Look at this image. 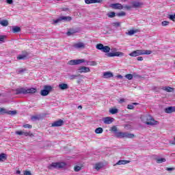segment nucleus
<instances>
[{
  "mask_svg": "<svg viewBox=\"0 0 175 175\" xmlns=\"http://www.w3.org/2000/svg\"><path fill=\"white\" fill-rule=\"evenodd\" d=\"M141 120L142 122H144V124H146V125H158L159 122L158 121L155 120L152 118V116L150 115H143L141 116Z\"/></svg>",
  "mask_w": 175,
  "mask_h": 175,
  "instance_id": "nucleus-1",
  "label": "nucleus"
},
{
  "mask_svg": "<svg viewBox=\"0 0 175 175\" xmlns=\"http://www.w3.org/2000/svg\"><path fill=\"white\" fill-rule=\"evenodd\" d=\"M36 88H28L25 89L24 88H20L16 90L15 94L18 95L20 94H23V95H27V94H35L36 92Z\"/></svg>",
  "mask_w": 175,
  "mask_h": 175,
  "instance_id": "nucleus-2",
  "label": "nucleus"
},
{
  "mask_svg": "<svg viewBox=\"0 0 175 175\" xmlns=\"http://www.w3.org/2000/svg\"><path fill=\"white\" fill-rule=\"evenodd\" d=\"M66 164L64 162L60 163H52L49 165H48V169L50 170H53V169H62L65 167Z\"/></svg>",
  "mask_w": 175,
  "mask_h": 175,
  "instance_id": "nucleus-3",
  "label": "nucleus"
},
{
  "mask_svg": "<svg viewBox=\"0 0 175 175\" xmlns=\"http://www.w3.org/2000/svg\"><path fill=\"white\" fill-rule=\"evenodd\" d=\"M116 137H119L120 139H122L124 137H126L127 139H133V137H135V135L126 132H118L116 133Z\"/></svg>",
  "mask_w": 175,
  "mask_h": 175,
  "instance_id": "nucleus-4",
  "label": "nucleus"
},
{
  "mask_svg": "<svg viewBox=\"0 0 175 175\" xmlns=\"http://www.w3.org/2000/svg\"><path fill=\"white\" fill-rule=\"evenodd\" d=\"M51 90H53V88L51 85H45L44 86V90H41L40 95H42V96H47Z\"/></svg>",
  "mask_w": 175,
  "mask_h": 175,
  "instance_id": "nucleus-5",
  "label": "nucleus"
},
{
  "mask_svg": "<svg viewBox=\"0 0 175 175\" xmlns=\"http://www.w3.org/2000/svg\"><path fill=\"white\" fill-rule=\"evenodd\" d=\"M61 21H72V17L62 16L59 17L57 19L54 20L53 24H58V23H61Z\"/></svg>",
  "mask_w": 175,
  "mask_h": 175,
  "instance_id": "nucleus-6",
  "label": "nucleus"
},
{
  "mask_svg": "<svg viewBox=\"0 0 175 175\" xmlns=\"http://www.w3.org/2000/svg\"><path fill=\"white\" fill-rule=\"evenodd\" d=\"M85 63V59H71L68 61V65H80V64Z\"/></svg>",
  "mask_w": 175,
  "mask_h": 175,
  "instance_id": "nucleus-7",
  "label": "nucleus"
},
{
  "mask_svg": "<svg viewBox=\"0 0 175 175\" xmlns=\"http://www.w3.org/2000/svg\"><path fill=\"white\" fill-rule=\"evenodd\" d=\"M96 49H97V50H101L103 53H109L110 51V47L103 46L102 44H97Z\"/></svg>",
  "mask_w": 175,
  "mask_h": 175,
  "instance_id": "nucleus-8",
  "label": "nucleus"
},
{
  "mask_svg": "<svg viewBox=\"0 0 175 175\" xmlns=\"http://www.w3.org/2000/svg\"><path fill=\"white\" fill-rule=\"evenodd\" d=\"M122 55H124L122 52L108 53L107 54V57H122Z\"/></svg>",
  "mask_w": 175,
  "mask_h": 175,
  "instance_id": "nucleus-9",
  "label": "nucleus"
},
{
  "mask_svg": "<svg viewBox=\"0 0 175 175\" xmlns=\"http://www.w3.org/2000/svg\"><path fill=\"white\" fill-rule=\"evenodd\" d=\"M91 70H90V68L86 66H81L78 69L79 73H88Z\"/></svg>",
  "mask_w": 175,
  "mask_h": 175,
  "instance_id": "nucleus-10",
  "label": "nucleus"
},
{
  "mask_svg": "<svg viewBox=\"0 0 175 175\" xmlns=\"http://www.w3.org/2000/svg\"><path fill=\"white\" fill-rule=\"evenodd\" d=\"M129 55L130 57H139V55H143V53H142V50H136L129 53Z\"/></svg>",
  "mask_w": 175,
  "mask_h": 175,
  "instance_id": "nucleus-11",
  "label": "nucleus"
},
{
  "mask_svg": "<svg viewBox=\"0 0 175 175\" xmlns=\"http://www.w3.org/2000/svg\"><path fill=\"white\" fill-rule=\"evenodd\" d=\"M103 121L104 124H106V125H109L114 121V118L111 117H105L103 118Z\"/></svg>",
  "mask_w": 175,
  "mask_h": 175,
  "instance_id": "nucleus-12",
  "label": "nucleus"
},
{
  "mask_svg": "<svg viewBox=\"0 0 175 175\" xmlns=\"http://www.w3.org/2000/svg\"><path fill=\"white\" fill-rule=\"evenodd\" d=\"M110 8H112V9H118L119 10H122V9H124V6L121 5V3H112L110 5Z\"/></svg>",
  "mask_w": 175,
  "mask_h": 175,
  "instance_id": "nucleus-13",
  "label": "nucleus"
},
{
  "mask_svg": "<svg viewBox=\"0 0 175 175\" xmlns=\"http://www.w3.org/2000/svg\"><path fill=\"white\" fill-rule=\"evenodd\" d=\"M73 47H75V49H85V44L79 42L74 44Z\"/></svg>",
  "mask_w": 175,
  "mask_h": 175,
  "instance_id": "nucleus-14",
  "label": "nucleus"
},
{
  "mask_svg": "<svg viewBox=\"0 0 175 175\" xmlns=\"http://www.w3.org/2000/svg\"><path fill=\"white\" fill-rule=\"evenodd\" d=\"M16 135H19L20 136L24 135V136H32V133L31 132H25V131H16Z\"/></svg>",
  "mask_w": 175,
  "mask_h": 175,
  "instance_id": "nucleus-15",
  "label": "nucleus"
},
{
  "mask_svg": "<svg viewBox=\"0 0 175 175\" xmlns=\"http://www.w3.org/2000/svg\"><path fill=\"white\" fill-rule=\"evenodd\" d=\"M64 125V120H59L52 123L51 126H62Z\"/></svg>",
  "mask_w": 175,
  "mask_h": 175,
  "instance_id": "nucleus-16",
  "label": "nucleus"
},
{
  "mask_svg": "<svg viewBox=\"0 0 175 175\" xmlns=\"http://www.w3.org/2000/svg\"><path fill=\"white\" fill-rule=\"evenodd\" d=\"M103 0H85V3L87 5H90L91 3H100Z\"/></svg>",
  "mask_w": 175,
  "mask_h": 175,
  "instance_id": "nucleus-17",
  "label": "nucleus"
},
{
  "mask_svg": "<svg viewBox=\"0 0 175 175\" xmlns=\"http://www.w3.org/2000/svg\"><path fill=\"white\" fill-rule=\"evenodd\" d=\"M173 111H175L174 107H169L165 109V113H167V114H170V113H173Z\"/></svg>",
  "mask_w": 175,
  "mask_h": 175,
  "instance_id": "nucleus-18",
  "label": "nucleus"
},
{
  "mask_svg": "<svg viewBox=\"0 0 175 175\" xmlns=\"http://www.w3.org/2000/svg\"><path fill=\"white\" fill-rule=\"evenodd\" d=\"M131 162V161H128V160H120L116 163V165H126L128 163H129Z\"/></svg>",
  "mask_w": 175,
  "mask_h": 175,
  "instance_id": "nucleus-19",
  "label": "nucleus"
},
{
  "mask_svg": "<svg viewBox=\"0 0 175 175\" xmlns=\"http://www.w3.org/2000/svg\"><path fill=\"white\" fill-rule=\"evenodd\" d=\"M103 77L105 79H110V77H113V73L110 72H105L103 74Z\"/></svg>",
  "mask_w": 175,
  "mask_h": 175,
  "instance_id": "nucleus-20",
  "label": "nucleus"
},
{
  "mask_svg": "<svg viewBox=\"0 0 175 175\" xmlns=\"http://www.w3.org/2000/svg\"><path fill=\"white\" fill-rule=\"evenodd\" d=\"M59 88L60 90H68L69 88V86H68V84L66 83H61L59 84Z\"/></svg>",
  "mask_w": 175,
  "mask_h": 175,
  "instance_id": "nucleus-21",
  "label": "nucleus"
},
{
  "mask_svg": "<svg viewBox=\"0 0 175 175\" xmlns=\"http://www.w3.org/2000/svg\"><path fill=\"white\" fill-rule=\"evenodd\" d=\"M137 105H139V103H133L132 104L127 105V109H129V110H133V109H135V106H137Z\"/></svg>",
  "mask_w": 175,
  "mask_h": 175,
  "instance_id": "nucleus-22",
  "label": "nucleus"
},
{
  "mask_svg": "<svg viewBox=\"0 0 175 175\" xmlns=\"http://www.w3.org/2000/svg\"><path fill=\"white\" fill-rule=\"evenodd\" d=\"M8 158V156L5 153H1L0 154V162H4V161H6Z\"/></svg>",
  "mask_w": 175,
  "mask_h": 175,
  "instance_id": "nucleus-23",
  "label": "nucleus"
},
{
  "mask_svg": "<svg viewBox=\"0 0 175 175\" xmlns=\"http://www.w3.org/2000/svg\"><path fill=\"white\" fill-rule=\"evenodd\" d=\"M142 55H150V54H152V51L150 50H142Z\"/></svg>",
  "mask_w": 175,
  "mask_h": 175,
  "instance_id": "nucleus-24",
  "label": "nucleus"
},
{
  "mask_svg": "<svg viewBox=\"0 0 175 175\" xmlns=\"http://www.w3.org/2000/svg\"><path fill=\"white\" fill-rule=\"evenodd\" d=\"M0 24L2 27H8L9 25V21L8 20H3L0 21Z\"/></svg>",
  "mask_w": 175,
  "mask_h": 175,
  "instance_id": "nucleus-25",
  "label": "nucleus"
},
{
  "mask_svg": "<svg viewBox=\"0 0 175 175\" xmlns=\"http://www.w3.org/2000/svg\"><path fill=\"white\" fill-rule=\"evenodd\" d=\"M85 63H86V65H88V66H96V62H94V61L90 62V61H86L85 60Z\"/></svg>",
  "mask_w": 175,
  "mask_h": 175,
  "instance_id": "nucleus-26",
  "label": "nucleus"
},
{
  "mask_svg": "<svg viewBox=\"0 0 175 175\" xmlns=\"http://www.w3.org/2000/svg\"><path fill=\"white\" fill-rule=\"evenodd\" d=\"M20 31H21V29L20 28V27H17V26L12 27V32H14V33L20 32Z\"/></svg>",
  "mask_w": 175,
  "mask_h": 175,
  "instance_id": "nucleus-27",
  "label": "nucleus"
},
{
  "mask_svg": "<svg viewBox=\"0 0 175 175\" xmlns=\"http://www.w3.org/2000/svg\"><path fill=\"white\" fill-rule=\"evenodd\" d=\"M163 90H164V91H167V92H173V91H174V89L170 87H164Z\"/></svg>",
  "mask_w": 175,
  "mask_h": 175,
  "instance_id": "nucleus-28",
  "label": "nucleus"
},
{
  "mask_svg": "<svg viewBox=\"0 0 175 175\" xmlns=\"http://www.w3.org/2000/svg\"><path fill=\"white\" fill-rule=\"evenodd\" d=\"M142 5V3L137 2V1H135L133 3V8H140Z\"/></svg>",
  "mask_w": 175,
  "mask_h": 175,
  "instance_id": "nucleus-29",
  "label": "nucleus"
},
{
  "mask_svg": "<svg viewBox=\"0 0 175 175\" xmlns=\"http://www.w3.org/2000/svg\"><path fill=\"white\" fill-rule=\"evenodd\" d=\"M107 16L108 17H109V18H113V17H116V12H109Z\"/></svg>",
  "mask_w": 175,
  "mask_h": 175,
  "instance_id": "nucleus-30",
  "label": "nucleus"
},
{
  "mask_svg": "<svg viewBox=\"0 0 175 175\" xmlns=\"http://www.w3.org/2000/svg\"><path fill=\"white\" fill-rule=\"evenodd\" d=\"M95 133L97 134L103 133V129H102V127H98L95 129Z\"/></svg>",
  "mask_w": 175,
  "mask_h": 175,
  "instance_id": "nucleus-31",
  "label": "nucleus"
},
{
  "mask_svg": "<svg viewBox=\"0 0 175 175\" xmlns=\"http://www.w3.org/2000/svg\"><path fill=\"white\" fill-rule=\"evenodd\" d=\"M157 163H163V162H166V159L164 158H159L157 159Z\"/></svg>",
  "mask_w": 175,
  "mask_h": 175,
  "instance_id": "nucleus-32",
  "label": "nucleus"
},
{
  "mask_svg": "<svg viewBox=\"0 0 175 175\" xmlns=\"http://www.w3.org/2000/svg\"><path fill=\"white\" fill-rule=\"evenodd\" d=\"M25 58H27V54L18 55L17 56V59H25Z\"/></svg>",
  "mask_w": 175,
  "mask_h": 175,
  "instance_id": "nucleus-33",
  "label": "nucleus"
},
{
  "mask_svg": "<svg viewBox=\"0 0 175 175\" xmlns=\"http://www.w3.org/2000/svg\"><path fill=\"white\" fill-rule=\"evenodd\" d=\"M6 39V36H0V44L2 43H5Z\"/></svg>",
  "mask_w": 175,
  "mask_h": 175,
  "instance_id": "nucleus-34",
  "label": "nucleus"
},
{
  "mask_svg": "<svg viewBox=\"0 0 175 175\" xmlns=\"http://www.w3.org/2000/svg\"><path fill=\"white\" fill-rule=\"evenodd\" d=\"M103 165L101 163H98L96 164L94 166V169H96V170H100V169H102Z\"/></svg>",
  "mask_w": 175,
  "mask_h": 175,
  "instance_id": "nucleus-35",
  "label": "nucleus"
},
{
  "mask_svg": "<svg viewBox=\"0 0 175 175\" xmlns=\"http://www.w3.org/2000/svg\"><path fill=\"white\" fill-rule=\"evenodd\" d=\"M109 113H111V114H117V113H118V109H111L109 110Z\"/></svg>",
  "mask_w": 175,
  "mask_h": 175,
  "instance_id": "nucleus-36",
  "label": "nucleus"
},
{
  "mask_svg": "<svg viewBox=\"0 0 175 175\" xmlns=\"http://www.w3.org/2000/svg\"><path fill=\"white\" fill-rule=\"evenodd\" d=\"M117 16H118V17H124V16H126V13H125V12H124V11H122V12L118 13Z\"/></svg>",
  "mask_w": 175,
  "mask_h": 175,
  "instance_id": "nucleus-37",
  "label": "nucleus"
},
{
  "mask_svg": "<svg viewBox=\"0 0 175 175\" xmlns=\"http://www.w3.org/2000/svg\"><path fill=\"white\" fill-rule=\"evenodd\" d=\"M136 33V30H130L128 31L127 35H129V36H132V35H135Z\"/></svg>",
  "mask_w": 175,
  "mask_h": 175,
  "instance_id": "nucleus-38",
  "label": "nucleus"
},
{
  "mask_svg": "<svg viewBox=\"0 0 175 175\" xmlns=\"http://www.w3.org/2000/svg\"><path fill=\"white\" fill-rule=\"evenodd\" d=\"M113 27H116V28L118 27H121V23L120 22H114L112 23Z\"/></svg>",
  "mask_w": 175,
  "mask_h": 175,
  "instance_id": "nucleus-39",
  "label": "nucleus"
},
{
  "mask_svg": "<svg viewBox=\"0 0 175 175\" xmlns=\"http://www.w3.org/2000/svg\"><path fill=\"white\" fill-rule=\"evenodd\" d=\"M125 77L128 80H132V79H133V75L132 74H127L125 75Z\"/></svg>",
  "mask_w": 175,
  "mask_h": 175,
  "instance_id": "nucleus-40",
  "label": "nucleus"
},
{
  "mask_svg": "<svg viewBox=\"0 0 175 175\" xmlns=\"http://www.w3.org/2000/svg\"><path fill=\"white\" fill-rule=\"evenodd\" d=\"M79 77V75H72L69 76L70 80H75V79H77Z\"/></svg>",
  "mask_w": 175,
  "mask_h": 175,
  "instance_id": "nucleus-41",
  "label": "nucleus"
},
{
  "mask_svg": "<svg viewBox=\"0 0 175 175\" xmlns=\"http://www.w3.org/2000/svg\"><path fill=\"white\" fill-rule=\"evenodd\" d=\"M168 18H170V20H171L172 21H175V14L169 15Z\"/></svg>",
  "mask_w": 175,
  "mask_h": 175,
  "instance_id": "nucleus-42",
  "label": "nucleus"
},
{
  "mask_svg": "<svg viewBox=\"0 0 175 175\" xmlns=\"http://www.w3.org/2000/svg\"><path fill=\"white\" fill-rule=\"evenodd\" d=\"M8 111L4 108H0V114H6Z\"/></svg>",
  "mask_w": 175,
  "mask_h": 175,
  "instance_id": "nucleus-43",
  "label": "nucleus"
},
{
  "mask_svg": "<svg viewBox=\"0 0 175 175\" xmlns=\"http://www.w3.org/2000/svg\"><path fill=\"white\" fill-rule=\"evenodd\" d=\"M168 24H170V23L167 21H163L161 23V25H162L163 27H166V25H167Z\"/></svg>",
  "mask_w": 175,
  "mask_h": 175,
  "instance_id": "nucleus-44",
  "label": "nucleus"
},
{
  "mask_svg": "<svg viewBox=\"0 0 175 175\" xmlns=\"http://www.w3.org/2000/svg\"><path fill=\"white\" fill-rule=\"evenodd\" d=\"M75 172H80L81 170V167L80 166H75L74 167Z\"/></svg>",
  "mask_w": 175,
  "mask_h": 175,
  "instance_id": "nucleus-45",
  "label": "nucleus"
},
{
  "mask_svg": "<svg viewBox=\"0 0 175 175\" xmlns=\"http://www.w3.org/2000/svg\"><path fill=\"white\" fill-rule=\"evenodd\" d=\"M23 128H27L28 129H31L32 126L31 124H25L23 125Z\"/></svg>",
  "mask_w": 175,
  "mask_h": 175,
  "instance_id": "nucleus-46",
  "label": "nucleus"
},
{
  "mask_svg": "<svg viewBox=\"0 0 175 175\" xmlns=\"http://www.w3.org/2000/svg\"><path fill=\"white\" fill-rule=\"evenodd\" d=\"M17 73L20 74V73H23L24 72H25V69H23V68H20L18 70H17Z\"/></svg>",
  "mask_w": 175,
  "mask_h": 175,
  "instance_id": "nucleus-47",
  "label": "nucleus"
},
{
  "mask_svg": "<svg viewBox=\"0 0 175 175\" xmlns=\"http://www.w3.org/2000/svg\"><path fill=\"white\" fill-rule=\"evenodd\" d=\"M8 114H10L11 116H14V114H17V111H10L8 112Z\"/></svg>",
  "mask_w": 175,
  "mask_h": 175,
  "instance_id": "nucleus-48",
  "label": "nucleus"
},
{
  "mask_svg": "<svg viewBox=\"0 0 175 175\" xmlns=\"http://www.w3.org/2000/svg\"><path fill=\"white\" fill-rule=\"evenodd\" d=\"M111 131H112V132H117V131H118L117 127L116 126H112Z\"/></svg>",
  "mask_w": 175,
  "mask_h": 175,
  "instance_id": "nucleus-49",
  "label": "nucleus"
},
{
  "mask_svg": "<svg viewBox=\"0 0 175 175\" xmlns=\"http://www.w3.org/2000/svg\"><path fill=\"white\" fill-rule=\"evenodd\" d=\"M31 120L32 121H36V120H39V118L38 116H32Z\"/></svg>",
  "mask_w": 175,
  "mask_h": 175,
  "instance_id": "nucleus-50",
  "label": "nucleus"
},
{
  "mask_svg": "<svg viewBox=\"0 0 175 175\" xmlns=\"http://www.w3.org/2000/svg\"><path fill=\"white\" fill-rule=\"evenodd\" d=\"M6 2L9 5H12V3H13V0H6Z\"/></svg>",
  "mask_w": 175,
  "mask_h": 175,
  "instance_id": "nucleus-51",
  "label": "nucleus"
},
{
  "mask_svg": "<svg viewBox=\"0 0 175 175\" xmlns=\"http://www.w3.org/2000/svg\"><path fill=\"white\" fill-rule=\"evenodd\" d=\"M24 175H31V172H29V171H25V172H24Z\"/></svg>",
  "mask_w": 175,
  "mask_h": 175,
  "instance_id": "nucleus-52",
  "label": "nucleus"
},
{
  "mask_svg": "<svg viewBox=\"0 0 175 175\" xmlns=\"http://www.w3.org/2000/svg\"><path fill=\"white\" fill-rule=\"evenodd\" d=\"M124 102H125V99L124 98H120L119 100V103H124Z\"/></svg>",
  "mask_w": 175,
  "mask_h": 175,
  "instance_id": "nucleus-53",
  "label": "nucleus"
},
{
  "mask_svg": "<svg viewBox=\"0 0 175 175\" xmlns=\"http://www.w3.org/2000/svg\"><path fill=\"white\" fill-rule=\"evenodd\" d=\"M137 59L138 61H143V57H142V56L137 57Z\"/></svg>",
  "mask_w": 175,
  "mask_h": 175,
  "instance_id": "nucleus-54",
  "label": "nucleus"
},
{
  "mask_svg": "<svg viewBox=\"0 0 175 175\" xmlns=\"http://www.w3.org/2000/svg\"><path fill=\"white\" fill-rule=\"evenodd\" d=\"M117 78L118 79H123V77H122V75H119L117 76Z\"/></svg>",
  "mask_w": 175,
  "mask_h": 175,
  "instance_id": "nucleus-55",
  "label": "nucleus"
},
{
  "mask_svg": "<svg viewBox=\"0 0 175 175\" xmlns=\"http://www.w3.org/2000/svg\"><path fill=\"white\" fill-rule=\"evenodd\" d=\"M21 173V172L20 170L16 171V174H20Z\"/></svg>",
  "mask_w": 175,
  "mask_h": 175,
  "instance_id": "nucleus-56",
  "label": "nucleus"
},
{
  "mask_svg": "<svg viewBox=\"0 0 175 175\" xmlns=\"http://www.w3.org/2000/svg\"><path fill=\"white\" fill-rule=\"evenodd\" d=\"M167 170H168L169 172L173 170V168H167Z\"/></svg>",
  "mask_w": 175,
  "mask_h": 175,
  "instance_id": "nucleus-57",
  "label": "nucleus"
},
{
  "mask_svg": "<svg viewBox=\"0 0 175 175\" xmlns=\"http://www.w3.org/2000/svg\"><path fill=\"white\" fill-rule=\"evenodd\" d=\"M125 8L126 9H131V6L126 5Z\"/></svg>",
  "mask_w": 175,
  "mask_h": 175,
  "instance_id": "nucleus-58",
  "label": "nucleus"
},
{
  "mask_svg": "<svg viewBox=\"0 0 175 175\" xmlns=\"http://www.w3.org/2000/svg\"><path fill=\"white\" fill-rule=\"evenodd\" d=\"M78 109H83V107L81 105H79V106H78Z\"/></svg>",
  "mask_w": 175,
  "mask_h": 175,
  "instance_id": "nucleus-59",
  "label": "nucleus"
},
{
  "mask_svg": "<svg viewBox=\"0 0 175 175\" xmlns=\"http://www.w3.org/2000/svg\"><path fill=\"white\" fill-rule=\"evenodd\" d=\"M67 33H68V35H70V33H69V32H68Z\"/></svg>",
  "mask_w": 175,
  "mask_h": 175,
  "instance_id": "nucleus-60",
  "label": "nucleus"
},
{
  "mask_svg": "<svg viewBox=\"0 0 175 175\" xmlns=\"http://www.w3.org/2000/svg\"><path fill=\"white\" fill-rule=\"evenodd\" d=\"M56 1H61V0H56Z\"/></svg>",
  "mask_w": 175,
  "mask_h": 175,
  "instance_id": "nucleus-61",
  "label": "nucleus"
}]
</instances>
